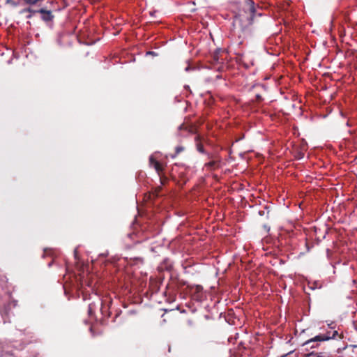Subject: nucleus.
Instances as JSON below:
<instances>
[{"instance_id":"14","label":"nucleus","mask_w":357,"mask_h":357,"mask_svg":"<svg viewBox=\"0 0 357 357\" xmlns=\"http://www.w3.org/2000/svg\"><path fill=\"white\" fill-rule=\"evenodd\" d=\"M6 2L8 3H10L11 5H13V6H17V3L14 2L13 0H6Z\"/></svg>"},{"instance_id":"5","label":"nucleus","mask_w":357,"mask_h":357,"mask_svg":"<svg viewBox=\"0 0 357 357\" xmlns=\"http://www.w3.org/2000/svg\"><path fill=\"white\" fill-rule=\"evenodd\" d=\"M149 162L150 167H153L155 170L157 172L158 174L160 175V174L163 171V167L162 165L158 160H156L153 155H151L149 157Z\"/></svg>"},{"instance_id":"10","label":"nucleus","mask_w":357,"mask_h":357,"mask_svg":"<svg viewBox=\"0 0 357 357\" xmlns=\"http://www.w3.org/2000/svg\"><path fill=\"white\" fill-rule=\"evenodd\" d=\"M38 13V10H33L31 8H24L23 9L20 13Z\"/></svg>"},{"instance_id":"1","label":"nucleus","mask_w":357,"mask_h":357,"mask_svg":"<svg viewBox=\"0 0 357 357\" xmlns=\"http://www.w3.org/2000/svg\"><path fill=\"white\" fill-rule=\"evenodd\" d=\"M243 9V13H239L238 16H236L234 22V24L241 22L244 19L246 20L248 24H252L256 12L254 1L252 0H245Z\"/></svg>"},{"instance_id":"8","label":"nucleus","mask_w":357,"mask_h":357,"mask_svg":"<svg viewBox=\"0 0 357 357\" xmlns=\"http://www.w3.org/2000/svg\"><path fill=\"white\" fill-rule=\"evenodd\" d=\"M219 161L213 160L208 162H206L204 165V167L206 169V170L212 171L219 167Z\"/></svg>"},{"instance_id":"9","label":"nucleus","mask_w":357,"mask_h":357,"mask_svg":"<svg viewBox=\"0 0 357 357\" xmlns=\"http://www.w3.org/2000/svg\"><path fill=\"white\" fill-rule=\"evenodd\" d=\"M185 147L183 146H178L175 148V153L171 155L172 158H176L178 155H179L181 152L185 151Z\"/></svg>"},{"instance_id":"3","label":"nucleus","mask_w":357,"mask_h":357,"mask_svg":"<svg viewBox=\"0 0 357 357\" xmlns=\"http://www.w3.org/2000/svg\"><path fill=\"white\" fill-rule=\"evenodd\" d=\"M190 292L194 300L200 301L203 298V287L199 284H194L188 287Z\"/></svg>"},{"instance_id":"6","label":"nucleus","mask_w":357,"mask_h":357,"mask_svg":"<svg viewBox=\"0 0 357 357\" xmlns=\"http://www.w3.org/2000/svg\"><path fill=\"white\" fill-rule=\"evenodd\" d=\"M38 13L41 14V18L45 22L52 21L54 18V15L52 14L50 10H47L44 8H41L38 10Z\"/></svg>"},{"instance_id":"13","label":"nucleus","mask_w":357,"mask_h":357,"mask_svg":"<svg viewBox=\"0 0 357 357\" xmlns=\"http://www.w3.org/2000/svg\"><path fill=\"white\" fill-rule=\"evenodd\" d=\"M159 176H160V179L161 183L162 185H164L165 183L167 181V178L165 177V176H162L161 174L159 175Z\"/></svg>"},{"instance_id":"4","label":"nucleus","mask_w":357,"mask_h":357,"mask_svg":"<svg viewBox=\"0 0 357 357\" xmlns=\"http://www.w3.org/2000/svg\"><path fill=\"white\" fill-rule=\"evenodd\" d=\"M178 130L181 132V135H184L182 132H186L188 134H195L197 133V128L195 126L192 124H188L183 123L178 127Z\"/></svg>"},{"instance_id":"15","label":"nucleus","mask_w":357,"mask_h":357,"mask_svg":"<svg viewBox=\"0 0 357 357\" xmlns=\"http://www.w3.org/2000/svg\"><path fill=\"white\" fill-rule=\"evenodd\" d=\"M312 345H310V348H316V347H318V344H317L316 345H314V342H312ZM303 344H304V343L303 344ZM310 344H311V343H310ZM307 345H310V344H307L306 346H307Z\"/></svg>"},{"instance_id":"12","label":"nucleus","mask_w":357,"mask_h":357,"mask_svg":"<svg viewBox=\"0 0 357 357\" xmlns=\"http://www.w3.org/2000/svg\"><path fill=\"white\" fill-rule=\"evenodd\" d=\"M255 98H256V101L258 102H259L263 100L262 96L260 94H259V93L256 94Z\"/></svg>"},{"instance_id":"20","label":"nucleus","mask_w":357,"mask_h":357,"mask_svg":"<svg viewBox=\"0 0 357 357\" xmlns=\"http://www.w3.org/2000/svg\"><path fill=\"white\" fill-rule=\"evenodd\" d=\"M208 156V158H212V155H211L210 154H207Z\"/></svg>"},{"instance_id":"2","label":"nucleus","mask_w":357,"mask_h":357,"mask_svg":"<svg viewBox=\"0 0 357 357\" xmlns=\"http://www.w3.org/2000/svg\"><path fill=\"white\" fill-rule=\"evenodd\" d=\"M337 335H338V333L337 331H334L331 335V333H327L326 334H319V335H316L315 337L305 341L304 342L303 345H307L312 342H323V341L329 340L331 339H335Z\"/></svg>"},{"instance_id":"19","label":"nucleus","mask_w":357,"mask_h":357,"mask_svg":"<svg viewBox=\"0 0 357 357\" xmlns=\"http://www.w3.org/2000/svg\"><path fill=\"white\" fill-rule=\"evenodd\" d=\"M147 54H151V55L155 54V53L153 52H148Z\"/></svg>"},{"instance_id":"17","label":"nucleus","mask_w":357,"mask_h":357,"mask_svg":"<svg viewBox=\"0 0 357 357\" xmlns=\"http://www.w3.org/2000/svg\"><path fill=\"white\" fill-rule=\"evenodd\" d=\"M214 59H215L216 61H218V56H217V54H216L214 55Z\"/></svg>"},{"instance_id":"18","label":"nucleus","mask_w":357,"mask_h":357,"mask_svg":"<svg viewBox=\"0 0 357 357\" xmlns=\"http://www.w3.org/2000/svg\"><path fill=\"white\" fill-rule=\"evenodd\" d=\"M191 68V67L190 66H188L186 68H185V71H188Z\"/></svg>"},{"instance_id":"11","label":"nucleus","mask_w":357,"mask_h":357,"mask_svg":"<svg viewBox=\"0 0 357 357\" xmlns=\"http://www.w3.org/2000/svg\"><path fill=\"white\" fill-rule=\"evenodd\" d=\"M88 313L89 315H91L93 313V305L89 304L88 306Z\"/></svg>"},{"instance_id":"7","label":"nucleus","mask_w":357,"mask_h":357,"mask_svg":"<svg viewBox=\"0 0 357 357\" xmlns=\"http://www.w3.org/2000/svg\"><path fill=\"white\" fill-rule=\"evenodd\" d=\"M196 148L197 151H199L201 153H205L206 154V152L205 151V149L204 148V146L202 143V137L200 135H197L195 138Z\"/></svg>"},{"instance_id":"16","label":"nucleus","mask_w":357,"mask_h":357,"mask_svg":"<svg viewBox=\"0 0 357 357\" xmlns=\"http://www.w3.org/2000/svg\"><path fill=\"white\" fill-rule=\"evenodd\" d=\"M32 15H33V14H32V13H29V15L26 16V18H27V19H30V18H31V17H32Z\"/></svg>"}]
</instances>
